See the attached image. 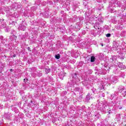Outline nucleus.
Segmentation results:
<instances>
[{
  "instance_id": "nucleus-36",
  "label": "nucleus",
  "mask_w": 126,
  "mask_h": 126,
  "mask_svg": "<svg viewBox=\"0 0 126 126\" xmlns=\"http://www.w3.org/2000/svg\"><path fill=\"white\" fill-rule=\"evenodd\" d=\"M3 19L0 20V22H1V21H3Z\"/></svg>"
},
{
  "instance_id": "nucleus-23",
  "label": "nucleus",
  "mask_w": 126,
  "mask_h": 126,
  "mask_svg": "<svg viewBox=\"0 0 126 126\" xmlns=\"http://www.w3.org/2000/svg\"><path fill=\"white\" fill-rule=\"evenodd\" d=\"M10 24H11V25H12L13 26H14V25H15V22L14 21L11 22V23H10Z\"/></svg>"
},
{
  "instance_id": "nucleus-14",
  "label": "nucleus",
  "mask_w": 126,
  "mask_h": 126,
  "mask_svg": "<svg viewBox=\"0 0 126 126\" xmlns=\"http://www.w3.org/2000/svg\"><path fill=\"white\" fill-rule=\"evenodd\" d=\"M96 60V58L94 56H91V63H94L95 62V60Z\"/></svg>"
},
{
  "instance_id": "nucleus-12",
  "label": "nucleus",
  "mask_w": 126,
  "mask_h": 126,
  "mask_svg": "<svg viewBox=\"0 0 126 126\" xmlns=\"http://www.w3.org/2000/svg\"><path fill=\"white\" fill-rule=\"evenodd\" d=\"M98 58L99 60L102 61L104 59V55H103V53H100V55L98 56Z\"/></svg>"
},
{
  "instance_id": "nucleus-30",
  "label": "nucleus",
  "mask_w": 126,
  "mask_h": 126,
  "mask_svg": "<svg viewBox=\"0 0 126 126\" xmlns=\"http://www.w3.org/2000/svg\"><path fill=\"white\" fill-rule=\"evenodd\" d=\"M95 91H96V89H94V91H93V93H95Z\"/></svg>"
},
{
  "instance_id": "nucleus-29",
  "label": "nucleus",
  "mask_w": 126,
  "mask_h": 126,
  "mask_svg": "<svg viewBox=\"0 0 126 126\" xmlns=\"http://www.w3.org/2000/svg\"><path fill=\"white\" fill-rule=\"evenodd\" d=\"M15 57H16V55L15 54H14V55H13V58H15Z\"/></svg>"
},
{
  "instance_id": "nucleus-40",
  "label": "nucleus",
  "mask_w": 126,
  "mask_h": 126,
  "mask_svg": "<svg viewBox=\"0 0 126 126\" xmlns=\"http://www.w3.org/2000/svg\"><path fill=\"white\" fill-rule=\"evenodd\" d=\"M17 44H18V42H17Z\"/></svg>"
},
{
  "instance_id": "nucleus-7",
  "label": "nucleus",
  "mask_w": 126,
  "mask_h": 126,
  "mask_svg": "<svg viewBox=\"0 0 126 126\" xmlns=\"http://www.w3.org/2000/svg\"><path fill=\"white\" fill-rule=\"evenodd\" d=\"M65 74H66V73H63V72H61L59 74V77L60 79H62V80H63Z\"/></svg>"
},
{
  "instance_id": "nucleus-28",
  "label": "nucleus",
  "mask_w": 126,
  "mask_h": 126,
  "mask_svg": "<svg viewBox=\"0 0 126 126\" xmlns=\"http://www.w3.org/2000/svg\"><path fill=\"white\" fill-rule=\"evenodd\" d=\"M38 76H42V73H39L38 75Z\"/></svg>"
},
{
  "instance_id": "nucleus-9",
  "label": "nucleus",
  "mask_w": 126,
  "mask_h": 126,
  "mask_svg": "<svg viewBox=\"0 0 126 126\" xmlns=\"http://www.w3.org/2000/svg\"><path fill=\"white\" fill-rule=\"evenodd\" d=\"M121 0H117L114 3L119 6V7H121V5H122V2H121Z\"/></svg>"
},
{
  "instance_id": "nucleus-18",
  "label": "nucleus",
  "mask_w": 126,
  "mask_h": 126,
  "mask_svg": "<svg viewBox=\"0 0 126 126\" xmlns=\"http://www.w3.org/2000/svg\"><path fill=\"white\" fill-rule=\"evenodd\" d=\"M86 99H87V101H89V100L90 99V93L86 95Z\"/></svg>"
},
{
  "instance_id": "nucleus-41",
  "label": "nucleus",
  "mask_w": 126,
  "mask_h": 126,
  "mask_svg": "<svg viewBox=\"0 0 126 126\" xmlns=\"http://www.w3.org/2000/svg\"><path fill=\"white\" fill-rule=\"evenodd\" d=\"M109 114H110V111H109Z\"/></svg>"
},
{
  "instance_id": "nucleus-39",
  "label": "nucleus",
  "mask_w": 126,
  "mask_h": 126,
  "mask_svg": "<svg viewBox=\"0 0 126 126\" xmlns=\"http://www.w3.org/2000/svg\"><path fill=\"white\" fill-rule=\"evenodd\" d=\"M10 70H11V71H12V69H11Z\"/></svg>"
},
{
  "instance_id": "nucleus-3",
  "label": "nucleus",
  "mask_w": 126,
  "mask_h": 126,
  "mask_svg": "<svg viewBox=\"0 0 126 126\" xmlns=\"http://www.w3.org/2000/svg\"><path fill=\"white\" fill-rule=\"evenodd\" d=\"M119 91H120V92H122L123 96L124 97H125V96L126 95V90H125V87L121 86L119 88Z\"/></svg>"
},
{
  "instance_id": "nucleus-21",
  "label": "nucleus",
  "mask_w": 126,
  "mask_h": 126,
  "mask_svg": "<svg viewBox=\"0 0 126 126\" xmlns=\"http://www.w3.org/2000/svg\"><path fill=\"white\" fill-rule=\"evenodd\" d=\"M92 72H93V71L92 70V69H89L87 72V73H88V74H91Z\"/></svg>"
},
{
  "instance_id": "nucleus-37",
  "label": "nucleus",
  "mask_w": 126,
  "mask_h": 126,
  "mask_svg": "<svg viewBox=\"0 0 126 126\" xmlns=\"http://www.w3.org/2000/svg\"><path fill=\"white\" fill-rule=\"evenodd\" d=\"M5 32H8V31H7V30H6L5 31Z\"/></svg>"
},
{
  "instance_id": "nucleus-16",
  "label": "nucleus",
  "mask_w": 126,
  "mask_h": 126,
  "mask_svg": "<svg viewBox=\"0 0 126 126\" xmlns=\"http://www.w3.org/2000/svg\"><path fill=\"white\" fill-rule=\"evenodd\" d=\"M100 111H101V112H106V108H105L104 105H103L101 107H100Z\"/></svg>"
},
{
  "instance_id": "nucleus-1",
  "label": "nucleus",
  "mask_w": 126,
  "mask_h": 126,
  "mask_svg": "<svg viewBox=\"0 0 126 126\" xmlns=\"http://www.w3.org/2000/svg\"><path fill=\"white\" fill-rule=\"evenodd\" d=\"M71 76L73 79L72 80V85H74V84H77L78 82H80V79L79 78V77H80V76H79V74H78V73H74L71 74Z\"/></svg>"
},
{
  "instance_id": "nucleus-17",
  "label": "nucleus",
  "mask_w": 126,
  "mask_h": 126,
  "mask_svg": "<svg viewBox=\"0 0 126 126\" xmlns=\"http://www.w3.org/2000/svg\"><path fill=\"white\" fill-rule=\"evenodd\" d=\"M117 57L115 56H112L111 60L113 61V62H116V61L117 60Z\"/></svg>"
},
{
  "instance_id": "nucleus-10",
  "label": "nucleus",
  "mask_w": 126,
  "mask_h": 126,
  "mask_svg": "<svg viewBox=\"0 0 126 126\" xmlns=\"http://www.w3.org/2000/svg\"><path fill=\"white\" fill-rule=\"evenodd\" d=\"M112 103L114 104V106H116V105H117L118 103L120 104V100H119L118 99H114L112 101Z\"/></svg>"
},
{
  "instance_id": "nucleus-8",
  "label": "nucleus",
  "mask_w": 126,
  "mask_h": 126,
  "mask_svg": "<svg viewBox=\"0 0 126 126\" xmlns=\"http://www.w3.org/2000/svg\"><path fill=\"white\" fill-rule=\"evenodd\" d=\"M5 119L6 120H10V117H11V114L10 113H5L4 114Z\"/></svg>"
},
{
  "instance_id": "nucleus-24",
  "label": "nucleus",
  "mask_w": 126,
  "mask_h": 126,
  "mask_svg": "<svg viewBox=\"0 0 126 126\" xmlns=\"http://www.w3.org/2000/svg\"><path fill=\"white\" fill-rule=\"evenodd\" d=\"M106 37H107V38H109V37H111L110 33H107L106 34Z\"/></svg>"
},
{
  "instance_id": "nucleus-32",
  "label": "nucleus",
  "mask_w": 126,
  "mask_h": 126,
  "mask_svg": "<svg viewBox=\"0 0 126 126\" xmlns=\"http://www.w3.org/2000/svg\"><path fill=\"white\" fill-rule=\"evenodd\" d=\"M102 97H105V94H102Z\"/></svg>"
},
{
  "instance_id": "nucleus-15",
  "label": "nucleus",
  "mask_w": 126,
  "mask_h": 126,
  "mask_svg": "<svg viewBox=\"0 0 126 126\" xmlns=\"http://www.w3.org/2000/svg\"><path fill=\"white\" fill-rule=\"evenodd\" d=\"M118 66L120 68H125V65L123 64V63H119L118 64Z\"/></svg>"
},
{
  "instance_id": "nucleus-27",
  "label": "nucleus",
  "mask_w": 126,
  "mask_h": 126,
  "mask_svg": "<svg viewBox=\"0 0 126 126\" xmlns=\"http://www.w3.org/2000/svg\"><path fill=\"white\" fill-rule=\"evenodd\" d=\"M27 50L28 51H29V52H31V48H30L29 47H28L27 48Z\"/></svg>"
},
{
  "instance_id": "nucleus-22",
  "label": "nucleus",
  "mask_w": 126,
  "mask_h": 126,
  "mask_svg": "<svg viewBox=\"0 0 126 126\" xmlns=\"http://www.w3.org/2000/svg\"><path fill=\"white\" fill-rule=\"evenodd\" d=\"M76 7H77V5H73V10H75V9H76Z\"/></svg>"
},
{
  "instance_id": "nucleus-6",
  "label": "nucleus",
  "mask_w": 126,
  "mask_h": 126,
  "mask_svg": "<svg viewBox=\"0 0 126 126\" xmlns=\"http://www.w3.org/2000/svg\"><path fill=\"white\" fill-rule=\"evenodd\" d=\"M0 40L2 44L4 45L5 44V46H6V44H5V42H6V38H3V36L0 35Z\"/></svg>"
},
{
  "instance_id": "nucleus-38",
  "label": "nucleus",
  "mask_w": 126,
  "mask_h": 126,
  "mask_svg": "<svg viewBox=\"0 0 126 126\" xmlns=\"http://www.w3.org/2000/svg\"><path fill=\"white\" fill-rule=\"evenodd\" d=\"M31 103H33V102L32 101V100L31 101Z\"/></svg>"
},
{
  "instance_id": "nucleus-25",
  "label": "nucleus",
  "mask_w": 126,
  "mask_h": 126,
  "mask_svg": "<svg viewBox=\"0 0 126 126\" xmlns=\"http://www.w3.org/2000/svg\"><path fill=\"white\" fill-rule=\"evenodd\" d=\"M79 88H75V91H79Z\"/></svg>"
},
{
  "instance_id": "nucleus-33",
  "label": "nucleus",
  "mask_w": 126,
  "mask_h": 126,
  "mask_svg": "<svg viewBox=\"0 0 126 126\" xmlns=\"http://www.w3.org/2000/svg\"><path fill=\"white\" fill-rule=\"evenodd\" d=\"M101 89H104V86H102V87L101 88Z\"/></svg>"
},
{
  "instance_id": "nucleus-19",
  "label": "nucleus",
  "mask_w": 126,
  "mask_h": 126,
  "mask_svg": "<svg viewBox=\"0 0 126 126\" xmlns=\"http://www.w3.org/2000/svg\"><path fill=\"white\" fill-rule=\"evenodd\" d=\"M50 71H51V69L49 68H45V72L46 74H48V73H49V72H50Z\"/></svg>"
},
{
  "instance_id": "nucleus-11",
  "label": "nucleus",
  "mask_w": 126,
  "mask_h": 126,
  "mask_svg": "<svg viewBox=\"0 0 126 126\" xmlns=\"http://www.w3.org/2000/svg\"><path fill=\"white\" fill-rule=\"evenodd\" d=\"M19 27H20V29L21 30H22L23 31H24L26 28V27H25V26L22 25V24H21L20 26H19Z\"/></svg>"
},
{
  "instance_id": "nucleus-2",
  "label": "nucleus",
  "mask_w": 126,
  "mask_h": 126,
  "mask_svg": "<svg viewBox=\"0 0 126 126\" xmlns=\"http://www.w3.org/2000/svg\"><path fill=\"white\" fill-rule=\"evenodd\" d=\"M15 33L16 32L15 31H13L12 32H11V34H12V35H11L9 37V39L11 41H13L14 40L16 41V39H17V36L14 35Z\"/></svg>"
},
{
  "instance_id": "nucleus-35",
  "label": "nucleus",
  "mask_w": 126,
  "mask_h": 126,
  "mask_svg": "<svg viewBox=\"0 0 126 126\" xmlns=\"http://www.w3.org/2000/svg\"><path fill=\"white\" fill-rule=\"evenodd\" d=\"M119 109H120V110H121V109H122V107H119Z\"/></svg>"
},
{
  "instance_id": "nucleus-4",
  "label": "nucleus",
  "mask_w": 126,
  "mask_h": 126,
  "mask_svg": "<svg viewBox=\"0 0 126 126\" xmlns=\"http://www.w3.org/2000/svg\"><path fill=\"white\" fill-rule=\"evenodd\" d=\"M111 83L113 84H115V83L118 82V79L115 76L112 77L110 78Z\"/></svg>"
},
{
  "instance_id": "nucleus-31",
  "label": "nucleus",
  "mask_w": 126,
  "mask_h": 126,
  "mask_svg": "<svg viewBox=\"0 0 126 126\" xmlns=\"http://www.w3.org/2000/svg\"><path fill=\"white\" fill-rule=\"evenodd\" d=\"M5 26H6V25L5 24L3 26V28H5Z\"/></svg>"
},
{
  "instance_id": "nucleus-34",
  "label": "nucleus",
  "mask_w": 126,
  "mask_h": 126,
  "mask_svg": "<svg viewBox=\"0 0 126 126\" xmlns=\"http://www.w3.org/2000/svg\"><path fill=\"white\" fill-rule=\"evenodd\" d=\"M113 48H117V46H115V45H114Z\"/></svg>"
},
{
  "instance_id": "nucleus-26",
  "label": "nucleus",
  "mask_w": 126,
  "mask_h": 126,
  "mask_svg": "<svg viewBox=\"0 0 126 126\" xmlns=\"http://www.w3.org/2000/svg\"><path fill=\"white\" fill-rule=\"evenodd\" d=\"M24 82H27V81H28V79H27V78L24 79Z\"/></svg>"
},
{
  "instance_id": "nucleus-5",
  "label": "nucleus",
  "mask_w": 126,
  "mask_h": 126,
  "mask_svg": "<svg viewBox=\"0 0 126 126\" xmlns=\"http://www.w3.org/2000/svg\"><path fill=\"white\" fill-rule=\"evenodd\" d=\"M90 81L89 79H85L84 81H82V83L84 86H87L89 84Z\"/></svg>"
},
{
  "instance_id": "nucleus-20",
  "label": "nucleus",
  "mask_w": 126,
  "mask_h": 126,
  "mask_svg": "<svg viewBox=\"0 0 126 126\" xmlns=\"http://www.w3.org/2000/svg\"><path fill=\"white\" fill-rule=\"evenodd\" d=\"M55 58L57 60H60V59H61V55L60 54H57L55 55Z\"/></svg>"
},
{
  "instance_id": "nucleus-13",
  "label": "nucleus",
  "mask_w": 126,
  "mask_h": 126,
  "mask_svg": "<svg viewBox=\"0 0 126 126\" xmlns=\"http://www.w3.org/2000/svg\"><path fill=\"white\" fill-rule=\"evenodd\" d=\"M119 58L121 60H124V59H125V56L124 55V54L123 53L120 54L119 56Z\"/></svg>"
}]
</instances>
